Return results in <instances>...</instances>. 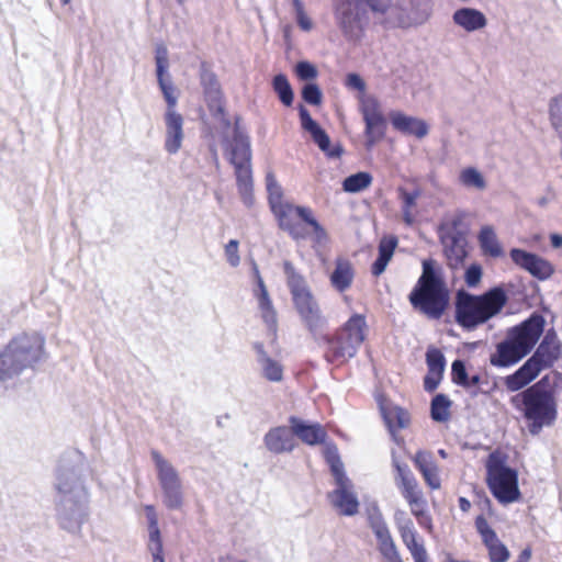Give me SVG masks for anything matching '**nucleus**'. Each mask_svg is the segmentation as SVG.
I'll list each match as a JSON object with an SVG mask.
<instances>
[{"mask_svg": "<svg viewBox=\"0 0 562 562\" xmlns=\"http://www.w3.org/2000/svg\"><path fill=\"white\" fill-rule=\"evenodd\" d=\"M562 390V372L551 371L533 384H529L509 400L521 413L528 431L538 436L544 427H551L558 418L557 394Z\"/></svg>", "mask_w": 562, "mask_h": 562, "instance_id": "1", "label": "nucleus"}, {"mask_svg": "<svg viewBox=\"0 0 562 562\" xmlns=\"http://www.w3.org/2000/svg\"><path fill=\"white\" fill-rule=\"evenodd\" d=\"M507 288H513L512 283ZM508 290L497 284L482 294L459 289L454 296V321L465 331H473L497 316L508 303Z\"/></svg>", "mask_w": 562, "mask_h": 562, "instance_id": "2", "label": "nucleus"}, {"mask_svg": "<svg viewBox=\"0 0 562 562\" xmlns=\"http://www.w3.org/2000/svg\"><path fill=\"white\" fill-rule=\"evenodd\" d=\"M544 316L535 311L519 324L507 328L505 337L495 345L490 363L499 369L519 363L535 349L544 333Z\"/></svg>", "mask_w": 562, "mask_h": 562, "instance_id": "3", "label": "nucleus"}, {"mask_svg": "<svg viewBox=\"0 0 562 562\" xmlns=\"http://www.w3.org/2000/svg\"><path fill=\"white\" fill-rule=\"evenodd\" d=\"M422 274L408 294L412 307L429 319H440L450 305V290L441 266L434 258L422 262Z\"/></svg>", "mask_w": 562, "mask_h": 562, "instance_id": "4", "label": "nucleus"}, {"mask_svg": "<svg viewBox=\"0 0 562 562\" xmlns=\"http://www.w3.org/2000/svg\"><path fill=\"white\" fill-rule=\"evenodd\" d=\"M45 359V338L33 333L14 336L0 349V392H4L27 370Z\"/></svg>", "mask_w": 562, "mask_h": 562, "instance_id": "5", "label": "nucleus"}, {"mask_svg": "<svg viewBox=\"0 0 562 562\" xmlns=\"http://www.w3.org/2000/svg\"><path fill=\"white\" fill-rule=\"evenodd\" d=\"M283 272L297 314L307 329L315 335L326 326V317L323 315L305 278L291 261L285 260L283 262Z\"/></svg>", "mask_w": 562, "mask_h": 562, "instance_id": "6", "label": "nucleus"}, {"mask_svg": "<svg viewBox=\"0 0 562 562\" xmlns=\"http://www.w3.org/2000/svg\"><path fill=\"white\" fill-rule=\"evenodd\" d=\"M323 456L335 479L336 488L328 493V499L340 515L351 517L359 512V499L352 492L353 484L347 476L336 443H327Z\"/></svg>", "mask_w": 562, "mask_h": 562, "instance_id": "7", "label": "nucleus"}, {"mask_svg": "<svg viewBox=\"0 0 562 562\" xmlns=\"http://www.w3.org/2000/svg\"><path fill=\"white\" fill-rule=\"evenodd\" d=\"M366 316L353 314L334 336H325L327 344L325 359L327 362L344 363L357 355L358 348L366 339Z\"/></svg>", "mask_w": 562, "mask_h": 562, "instance_id": "8", "label": "nucleus"}, {"mask_svg": "<svg viewBox=\"0 0 562 562\" xmlns=\"http://www.w3.org/2000/svg\"><path fill=\"white\" fill-rule=\"evenodd\" d=\"M89 464L79 450L65 451L58 459L55 469L54 487L56 495L89 494L86 479Z\"/></svg>", "mask_w": 562, "mask_h": 562, "instance_id": "9", "label": "nucleus"}, {"mask_svg": "<svg viewBox=\"0 0 562 562\" xmlns=\"http://www.w3.org/2000/svg\"><path fill=\"white\" fill-rule=\"evenodd\" d=\"M486 484L502 505L519 501L518 472L506 463V457L492 452L486 463Z\"/></svg>", "mask_w": 562, "mask_h": 562, "instance_id": "10", "label": "nucleus"}, {"mask_svg": "<svg viewBox=\"0 0 562 562\" xmlns=\"http://www.w3.org/2000/svg\"><path fill=\"white\" fill-rule=\"evenodd\" d=\"M55 509L59 528L79 535L89 518V494L56 495Z\"/></svg>", "mask_w": 562, "mask_h": 562, "instance_id": "11", "label": "nucleus"}, {"mask_svg": "<svg viewBox=\"0 0 562 562\" xmlns=\"http://www.w3.org/2000/svg\"><path fill=\"white\" fill-rule=\"evenodd\" d=\"M562 357L559 345L555 346L554 355L542 353L536 350L512 374L503 379V383L508 392L520 391L529 385L536 378L547 369H550Z\"/></svg>", "mask_w": 562, "mask_h": 562, "instance_id": "12", "label": "nucleus"}, {"mask_svg": "<svg viewBox=\"0 0 562 562\" xmlns=\"http://www.w3.org/2000/svg\"><path fill=\"white\" fill-rule=\"evenodd\" d=\"M371 0H336L335 16L348 41H359L367 23V9L372 11Z\"/></svg>", "mask_w": 562, "mask_h": 562, "instance_id": "13", "label": "nucleus"}, {"mask_svg": "<svg viewBox=\"0 0 562 562\" xmlns=\"http://www.w3.org/2000/svg\"><path fill=\"white\" fill-rule=\"evenodd\" d=\"M461 223V217H454L449 224H441L438 227L442 254L451 270L463 267L469 257V241L465 232L460 228Z\"/></svg>", "mask_w": 562, "mask_h": 562, "instance_id": "14", "label": "nucleus"}, {"mask_svg": "<svg viewBox=\"0 0 562 562\" xmlns=\"http://www.w3.org/2000/svg\"><path fill=\"white\" fill-rule=\"evenodd\" d=\"M150 456L157 470L164 505L170 510L180 509L183 505V493L177 470L158 450H151Z\"/></svg>", "mask_w": 562, "mask_h": 562, "instance_id": "15", "label": "nucleus"}, {"mask_svg": "<svg viewBox=\"0 0 562 562\" xmlns=\"http://www.w3.org/2000/svg\"><path fill=\"white\" fill-rule=\"evenodd\" d=\"M240 116L234 119L233 137L228 144V161L235 169V176L244 172L252 173L251 169V145L247 132L240 125Z\"/></svg>", "mask_w": 562, "mask_h": 562, "instance_id": "16", "label": "nucleus"}, {"mask_svg": "<svg viewBox=\"0 0 562 562\" xmlns=\"http://www.w3.org/2000/svg\"><path fill=\"white\" fill-rule=\"evenodd\" d=\"M297 111L301 127L311 135L319 150L329 159L340 158L344 154L342 145L340 143L331 145L327 132L312 117L310 111L303 104H299Z\"/></svg>", "mask_w": 562, "mask_h": 562, "instance_id": "17", "label": "nucleus"}, {"mask_svg": "<svg viewBox=\"0 0 562 562\" xmlns=\"http://www.w3.org/2000/svg\"><path fill=\"white\" fill-rule=\"evenodd\" d=\"M509 257L517 267L539 281L550 279L555 271L554 266L549 260L522 248H512Z\"/></svg>", "mask_w": 562, "mask_h": 562, "instance_id": "18", "label": "nucleus"}, {"mask_svg": "<svg viewBox=\"0 0 562 562\" xmlns=\"http://www.w3.org/2000/svg\"><path fill=\"white\" fill-rule=\"evenodd\" d=\"M155 63H156V77L159 89L167 103V110L165 113H178L176 105L178 98L175 94V86L169 75V56L168 49L165 44L159 43L155 46Z\"/></svg>", "mask_w": 562, "mask_h": 562, "instance_id": "19", "label": "nucleus"}, {"mask_svg": "<svg viewBox=\"0 0 562 562\" xmlns=\"http://www.w3.org/2000/svg\"><path fill=\"white\" fill-rule=\"evenodd\" d=\"M476 531L482 538V542L487 549L490 562H507L510 552L508 548L499 540L495 530L488 525L483 515H479L474 521Z\"/></svg>", "mask_w": 562, "mask_h": 562, "instance_id": "20", "label": "nucleus"}, {"mask_svg": "<svg viewBox=\"0 0 562 562\" xmlns=\"http://www.w3.org/2000/svg\"><path fill=\"white\" fill-rule=\"evenodd\" d=\"M289 423L293 432V437L296 436L308 446L324 443L325 448L327 443H334L333 441H326L327 432L318 423H310L296 416H290Z\"/></svg>", "mask_w": 562, "mask_h": 562, "instance_id": "21", "label": "nucleus"}, {"mask_svg": "<svg viewBox=\"0 0 562 562\" xmlns=\"http://www.w3.org/2000/svg\"><path fill=\"white\" fill-rule=\"evenodd\" d=\"M266 449L274 454L292 452L295 448V440L291 427L277 426L270 428L263 436Z\"/></svg>", "mask_w": 562, "mask_h": 562, "instance_id": "22", "label": "nucleus"}, {"mask_svg": "<svg viewBox=\"0 0 562 562\" xmlns=\"http://www.w3.org/2000/svg\"><path fill=\"white\" fill-rule=\"evenodd\" d=\"M200 83L207 108H216L220 111L221 103L224 102L221 85L215 72L204 61L200 65Z\"/></svg>", "mask_w": 562, "mask_h": 562, "instance_id": "23", "label": "nucleus"}, {"mask_svg": "<svg viewBox=\"0 0 562 562\" xmlns=\"http://www.w3.org/2000/svg\"><path fill=\"white\" fill-rule=\"evenodd\" d=\"M389 117L392 126L405 135L423 138L429 132V126L423 119L407 115L401 111H391Z\"/></svg>", "mask_w": 562, "mask_h": 562, "instance_id": "24", "label": "nucleus"}, {"mask_svg": "<svg viewBox=\"0 0 562 562\" xmlns=\"http://www.w3.org/2000/svg\"><path fill=\"white\" fill-rule=\"evenodd\" d=\"M166 138L165 150L175 155L179 151L183 140V117L180 113H165Z\"/></svg>", "mask_w": 562, "mask_h": 562, "instance_id": "25", "label": "nucleus"}, {"mask_svg": "<svg viewBox=\"0 0 562 562\" xmlns=\"http://www.w3.org/2000/svg\"><path fill=\"white\" fill-rule=\"evenodd\" d=\"M456 25L467 32H475L486 26L487 19L482 11L475 8L462 7L452 14Z\"/></svg>", "mask_w": 562, "mask_h": 562, "instance_id": "26", "label": "nucleus"}, {"mask_svg": "<svg viewBox=\"0 0 562 562\" xmlns=\"http://www.w3.org/2000/svg\"><path fill=\"white\" fill-rule=\"evenodd\" d=\"M368 524L378 540L379 551L395 544L378 505H373L369 510Z\"/></svg>", "mask_w": 562, "mask_h": 562, "instance_id": "27", "label": "nucleus"}, {"mask_svg": "<svg viewBox=\"0 0 562 562\" xmlns=\"http://www.w3.org/2000/svg\"><path fill=\"white\" fill-rule=\"evenodd\" d=\"M379 408L383 422L392 435H394L397 429L405 428L408 425V414L401 406L389 405L380 401Z\"/></svg>", "mask_w": 562, "mask_h": 562, "instance_id": "28", "label": "nucleus"}, {"mask_svg": "<svg viewBox=\"0 0 562 562\" xmlns=\"http://www.w3.org/2000/svg\"><path fill=\"white\" fill-rule=\"evenodd\" d=\"M364 122V146L370 150L376 143L385 137L387 121L383 113L379 115H366Z\"/></svg>", "mask_w": 562, "mask_h": 562, "instance_id": "29", "label": "nucleus"}, {"mask_svg": "<svg viewBox=\"0 0 562 562\" xmlns=\"http://www.w3.org/2000/svg\"><path fill=\"white\" fill-rule=\"evenodd\" d=\"M353 277L355 272L351 263L346 259H336L335 269L329 277L333 288L338 292L346 291L350 288Z\"/></svg>", "mask_w": 562, "mask_h": 562, "instance_id": "30", "label": "nucleus"}, {"mask_svg": "<svg viewBox=\"0 0 562 562\" xmlns=\"http://www.w3.org/2000/svg\"><path fill=\"white\" fill-rule=\"evenodd\" d=\"M299 205L285 203L281 207L271 210L272 214L276 216L278 221V226L280 227V229L286 232L295 240H299L304 237L303 234L300 232L299 225L294 223L290 217V213L295 212V207Z\"/></svg>", "mask_w": 562, "mask_h": 562, "instance_id": "31", "label": "nucleus"}, {"mask_svg": "<svg viewBox=\"0 0 562 562\" xmlns=\"http://www.w3.org/2000/svg\"><path fill=\"white\" fill-rule=\"evenodd\" d=\"M477 240L484 255H487L492 258H499L504 255L503 248L497 239L493 226H482L477 235Z\"/></svg>", "mask_w": 562, "mask_h": 562, "instance_id": "32", "label": "nucleus"}, {"mask_svg": "<svg viewBox=\"0 0 562 562\" xmlns=\"http://www.w3.org/2000/svg\"><path fill=\"white\" fill-rule=\"evenodd\" d=\"M295 214L300 217L306 225L311 226L313 229V239L317 244H325L328 240V235L326 229L319 224V222L315 218L313 211L308 206H297L295 207Z\"/></svg>", "mask_w": 562, "mask_h": 562, "instance_id": "33", "label": "nucleus"}, {"mask_svg": "<svg viewBox=\"0 0 562 562\" xmlns=\"http://www.w3.org/2000/svg\"><path fill=\"white\" fill-rule=\"evenodd\" d=\"M452 401L443 393H437L430 402V418L436 423H446L450 418Z\"/></svg>", "mask_w": 562, "mask_h": 562, "instance_id": "34", "label": "nucleus"}, {"mask_svg": "<svg viewBox=\"0 0 562 562\" xmlns=\"http://www.w3.org/2000/svg\"><path fill=\"white\" fill-rule=\"evenodd\" d=\"M272 89L283 105L291 106L293 104L294 91L284 74H277L272 78Z\"/></svg>", "mask_w": 562, "mask_h": 562, "instance_id": "35", "label": "nucleus"}, {"mask_svg": "<svg viewBox=\"0 0 562 562\" xmlns=\"http://www.w3.org/2000/svg\"><path fill=\"white\" fill-rule=\"evenodd\" d=\"M372 176L368 171H358L347 176L342 181V190L348 193H358L372 183Z\"/></svg>", "mask_w": 562, "mask_h": 562, "instance_id": "36", "label": "nucleus"}, {"mask_svg": "<svg viewBox=\"0 0 562 562\" xmlns=\"http://www.w3.org/2000/svg\"><path fill=\"white\" fill-rule=\"evenodd\" d=\"M266 189L270 210L281 207L286 203L283 202V189L272 171L266 173Z\"/></svg>", "mask_w": 562, "mask_h": 562, "instance_id": "37", "label": "nucleus"}, {"mask_svg": "<svg viewBox=\"0 0 562 562\" xmlns=\"http://www.w3.org/2000/svg\"><path fill=\"white\" fill-rule=\"evenodd\" d=\"M235 177L241 202L246 207H252L255 204L252 173L244 172Z\"/></svg>", "mask_w": 562, "mask_h": 562, "instance_id": "38", "label": "nucleus"}, {"mask_svg": "<svg viewBox=\"0 0 562 562\" xmlns=\"http://www.w3.org/2000/svg\"><path fill=\"white\" fill-rule=\"evenodd\" d=\"M259 308L261 311L262 321L267 325L268 329L272 333H277V312L273 308L272 301L270 300L269 293L265 292L263 295H257Z\"/></svg>", "mask_w": 562, "mask_h": 562, "instance_id": "39", "label": "nucleus"}, {"mask_svg": "<svg viewBox=\"0 0 562 562\" xmlns=\"http://www.w3.org/2000/svg\"><path fill=\"white\" fill-rule=\"evenodd\" d=\"M459 180L467 188H474L477 190H484L486 188V181L482 172L475 167H467L462 169Z\"/></svg>", "mask_w": 562, "mask_h": 562, "instance_id": "40", "label": "nucleus"}, {"mask_svg": "<svg viewBox=\"0 0 562 562\" xmlns=\"http://www.w3.org/2000/svg\"><path fill=\"white\" fill-rule=\"evenodd\" d=\"M398 532L412 557L426 551L424 544L417 542V531L414 527V524L398 529Z\"/></svg>", "mask_w": 562, "mask_h": 562, "instance_id": "41", "label": "nucleus"}, {"mask_svg": "<svg viewBox=\"0 0 562 562\" xmlns=\"http://www.w3.org/2000/svg\"><path fill=\"white\" fill-rule=\"evenodd\" d=\"M549 119L552 127L562 140V94H558L550 100Z\"/></svg>", "mask_w": 562, "mask_h": 562, "instance_id": "42", "label": "nucleus"}, {"mask_svg": "<svg viewBox=\"0 0 562 562\" xmlns=\"http://www.w3.org/2000/svg\"><path fill=\"white\" fill-rule=\"evenodd\" d=\"M403 497L406 499L408 505H423L425 504V498L423 497V492L418 487L417 480L411 481L409 483L398 484L397 486Z\"/></svg>", "mask_w": 562, "mask_h": 562, "instance_id": "43", "label": "nucleus"}, {"mask_svg": "<svg viewBox=\"0 0 562 562\" xmlns=\"http://www.w3.org/2000/svg\"><path fill=\"white\" fill-rule=\"evenodd\" d=\"M302 100L313 106L323 103V91L316 82H305L301 89Z\"/></svg>", "mask_w": 562, "mask_h": 562, "instance_id": "44", "label": "nucleus"}, {"mask_svg": "<svg viewBox=\"0 0 562 562\" xmlns=\"http://www.w3.org/2000/svg\"><path fill=\"white\" fill-rule=\"evenodd\" d=\"M426 364L428 371L443 373L446 369L443 352L436 347H429L426 351Z\"/></svg>", "mask_w": 562, "mask_h": 562, "instance_id": "45", "label": "nucleus"}, {"mask_svg": "<svg viewBox=\"0 0 562 562\" xmlns=\"http://www.w3.org/2000/svg\"><path fill=\"white\" fill-rule=\"evenodd\" d=\"M391 457H392V467L396 472L395 482H396L397 486H398V484H405V483H409L411 481L416 480L413 472L411 471L409 467L406 463L401 462L398 460L395 450H392Z\"/></svg>", "mask_w": 562, "mask_h": 562, "instance_id": "46", "label": "nucleus"}, {"mask_svg": "<svg viewBox=\"0 0 562 562\" xmlns=\"http://www.w3.org/2000/svg\"><path fill=\"white\" fill-rule=\"evenodd\" d=\"M296 77L305 82H314L318 76L317 67L308 60H300L294 66Z\"/></svg>", "mask_w": 562, "mask_h": 562, "instance_id": "47", "label": "nucleus"}, {"mask_svg": "<svg viewBox=\"0 0 562 562\" xmlns=\"http://www.w3.org/2000/svg\"><path fill=\"white\" fill-rule=\"evenodd\" d=\"M397 244L398 239L395 235L383 236L378 245V257L390 262Z\"/></svg>", "mask_w": 562, "mask_h": 562, "instance_id": "48", "label": "nucleus"}, {"mask_svg": "<svg viewBox=\"0 0 562 562\" xmlns=\"http://www.w3.org/2000/svg\"><path fill=\"white\" fill-rule=\"evenodd\" d=\"M263 372V376L272 382H279L283 378L282 366L273 360L272 358H265V361L260 363Z\"/></svg>", "mask_w": 562, "mask_h": 562, "instance_id": "49", "label": "nucleus"}, {"mask_svg": "<svg viewBox=\"0 0 562 562\" xmlns=\"http://www.w3.org/2000/svg\"><path fill=\"white\" fill-rule=\"evenodd\" d=\"M412 460L416 469L420 472L422 476L429 472L431 468L437 465L432 453L429 451L418 450Z\"/></svg>", "mask_w": 562, "mask_h": 562, "instance_id": "50", "label": "nucleus"}, {"mask_svg": "<svg viewBox=\"0 0 562 562\" xmlns=\"http://www.w3.org/2000/svg\"><path fill=\"white\" fill-rule=\"evenodd\" d=\"M468 369L465 361L462 359H456L451 363V381L458 386H467L468 385Z\"/></svg>", "mask_w": 562, "mask_h": 562, "instance_id": "51", "label": "nucleus"}, {"mask_svg": "<svg viewBox=\"0 0 562 562\" xmlns=\"http://www.w3.org/2000/svg\"><path fill=\"white\" fill-rule=\"evenodd\" d=\"M483 276V268L480 263H471L464 271V282L469 288H476Z\"/></svg>", "mask_w": 562, "mask_h": 562, "instance_id": "52", "label": "nucleus"}, {"mask_svg": "<svg viewBox=\"0 0 562 562\" xmlns=\"http://www.w3.org/2000/svg\"><path fill=\"white\" fill-rule=\"evenodd\" d=\"M398 194L402 200V209L412 210L415 206L417 199L420 196L422 191L415 188L412 191H407L404 188H398Z\"/></svg>", "mask_w": 562, "mask_h": 562, "instance_id": "53", "label": "nucleus"}, {"mask_svg": "<svg viewBox=\"0 0 562 562\" xmlns=\"http://www.w3.org/2000/svg\"><path fill=\"white\" fill-rule=\"evenodd\" d=\"M442 378L443 373L427 370V373L424 376V390L428 393L435 392L438 389Z\"/></svg>", "mask_w": 562, "mask_h": 562, "instance_id": "54", "label": "nucleus"}, {"mask_svg": "<svg viewBox=\"0 0 562 562\" xmlns=\"http://www.w3.org/2000/svg\"><path fill=\"white\" fill-rule=\"evenodd\" d=\"M238 240L237 239H231L226 246H225V255L227 258L228 263L232 267H237L240 262V257L238 254Z\"/></svg>", "mask_w": 562, "mask_h": 562, "instance_id": "55", "label": "nucleus"}, {"mask_svg": "<svg viewBox=\"0 0 562 562\" xmlns=\"http://www.w3.org/2000/svg\"><path fill=\"white\" fill-rule=\"evenodd\" d=\"M345 86L350 90L364 92L367 85L364 79L357 72H349L345 79Z\"/></svg>", "mask_w": 562, "mask_h": 562, "instance_id": "56", "label": "nucleus"}, {"mask_svg": "<svg viewBox=\"0 0 562 562\" xmlns=\"http://www.w3.org/2000/svg\"><path fill=\"white\" fill-rule=\"evenodd\" d=\"M360 112L363 120L366 119V115H379L382 113L380 111V103L374 97H369L362 101Z\"/></svg>", "mask_w": 562, "mask_h": 562, "instance_id": "57", "label": "nucleus"}, {"mask_svg": "<svg viewBox=\"0 0 562 562\" xmlns=\"http://www.w3.org/2000/svg\"><path fill=\"white\" fill-rule=\"evenodd\" d=\"M211 115L216 119L217 121H220V123L222 124L223 128L225 130H228L232 125V122L231 120L228 119L227 114H226V111H225V104L224 102L221 103V110L218 111L216 108H207Z\"/></svg>", "mask_w": 562, "mask_h": 562, "instance_id": "58", "label": "nucleus"}, {"mask_svg": "<svg viewBox=\"0 0 562 562\" xmlns=\"http://www.w3.org/2000/svg\"><path fill=\"white\" fill-rule=\"evenodd\" d=\"M424 481L431 490H438L441 486V481L438 474V467L431 468V470L423 475Z\"/></svg>", "mask_w": 562, "mask_h": 562, "instance_id": "59", "label": "nucleus"}, {"mask_svg": "<svg viewBox=\"0 0 562 562\" xmlns=\"http://www.w3.org/2000/svg\"><path fill=\"white\" fill-rule=\"evenodd\" d=\"M540 342L551 346L559 345L560 350L562 351V342L560 341L558 334L553 327L547 329Z\"/></svg>", "mask_w": 562, "mask_h": 562, "instance_id": "60", "label": "nucleus"}, {"mask_svg": "<svg viewBox=\"0 0 562 562\" xmlns=\"http://www.w3.org/2000/svg\"><path fill=\"white\" fill-rule=\"evenodd\" d=\"M380 553L387 562H403L395 544L389 546L381 550Z\"/></svg>", "mask_w": 562, "mask_h": 562, "instance_id": "61", "label": "nucleus"}, {"mask_svg": "<svg viewBox=\"0 0 562 562\" xmlns=\"http://www.w3.org/2000/svg\"><path fill=\"white\" fill-rule=\"evenodd\" d=\"M149 529V550L151 551L153 548H157L158 544H162L161 537H160V530L158 527V524L148 526Z\"/></svg>", "mask_w": 562, "mask_h": 562, "instance_id": "62", "label": "nucleus"}, {"mask_svg": "<svg viewBox=\"0 0 562 562\" xmlns=\"http://www.w3.org/2000/svg\"><path fill=\"white\" fill-rule=\"evenodd\" d=\"M394 522L397 529H401L413 524V520L407 516V514L404 510L396 509L394 513Z\"/></svg>", "mask_w": 562, "mask_h": 562, "instance_id": "63", "label": "nucleus"}, {"mask_svg": "<svg viewBox=\"0 0 562 562\" xmlns=\"http://www.w3.org/2000/svg\"><path fill=\"white\" fill-rule=\"evenodd\" d=\"M387 265H389V261L376 257L375 260L371 265V273L374 277L381 276L385 271Z\"/></svg>", "mask_w": 562, "mask_h": 562, "instance_id": "64", "label": "nucleus"}]
</instances>
